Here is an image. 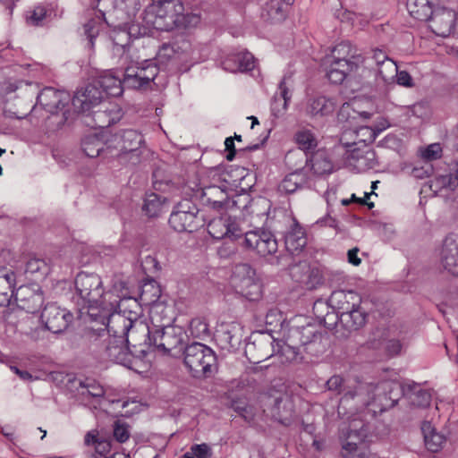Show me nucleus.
Wrapping results in <instances>:
<instances>
[{
  "instance_id": "62",
  "label": "nucleus",
  "mask_w": 458,
  "mask_h": 458,
  "mask_svg": "<svg viewBox=\"0 0 458 458\" xmlns=\"http://www.w3.org/2000/svg\"><path fill=\"white\" fill-rule=\"evenodd\" d=\"M175 55V50L174 46L170 44H164L157 53V57L159 60H169L173 58Z\"/></svg>"
},
{
  "instance_id": "42",
  "label": "nucleus",
  "mask_w": 458,
  "mask_h": 458,
  "mask_svg": "<svg viewBox=\"0 0 458 458\" xmlns=\"http://www.w3.org/2000/svg\"><path fill=\"white\" fill-rule=\"evenodd\" d=\"M294 140L301 151L306 152L317 147V139L314 133L308 129H301L294 134Z\"/></svg>"
},
{
  "instance_id": "17",
  "label": "nucleus",
  "mask_w": 458,
  "mask_h": 458,
  "mask_svg": "<svg viewBox=\"0 0 458 458\" xmlns=\"http://www.w3.org/2000/svg\"><path fill=\"white\" fill-rule=\"evenodd\" d=\"M72 318L73 316L69 310L54 303L46 305L40 316L45 328L53 334L64 332L72 323Z\"/></svg>"
},
{
  "instance_id": "2",
  "label": "nucleus",
  "mask_w": 458,
  "mask_h": 458,
  "mask_svg": "<svg viewBox=\"0 0 458 458\" xmlns=\"http://www.w3.org/2000/svg\"><path fill=\"white\" fill-rule=\"evenodd\" d=\"M143 21L147 26L157 30L171 31L195 26L199 22V17L185 13L181 0H154L145 9Z\"/></svg>"
},
{
  "instance_id": "11",
  "label": "nucleus",
  "mask_w": 458,
  "mask_h": 458,
  "mask_svg": "<svg viewBox=\"0 0 458 458\" xmlns=\"http://www.w3.org/2000/svg\"><path fill=\"white\" fill-rule=\"evenodd\" d=\"M231 285L237 294L249 301L259 300L262 293L261 284L256 270L247 263L234 266L231 276Z\"/></svg>"
},
{
  "instance_id": "16",
  "label": "nucleus",
  "mask_w": 458,
  "mask_h": 458,
  "mask_svg": "<svg viewBox=\"0 0 458 458\" xmlns=\"http://www.w3.org/2000/svg\"><path fill=\"white\" fill-rule=\"evenodd\" d=\"M250 338L245 346V354L250 362L259 363L276 354L275 339L270 334L255 332Z\"/></svg>"
},
{
  "instance_id": "8",
  "label": "nucleus",
  "mask_w": 458,
  "mask_h": 458,
  "mask_svg": "<svg viewBox=\"0 0 458 458\" xmlns=\"http://www.w3.org/2000/svg\"><path fill=\"white\" fill-rule=\"evenodd\" d=\"M301 318L293 320L287 330L286 339L292 344L303 347L304 351L312 355H318L325 351L327 336L320 332L318 326L310 323H301Z\"/></svg>"
},
{
  "instance_id": "41",
  "label": "nucleus",
  "mask_w": 458,
  "mask_h": 458,
  "mask_svg": "<svg viewBox=\"0 0 458 458\" xmlns=\"http://www.w3.org/2000/svg\"><path fill=\"white\" fill-rule=\"evenodd\" d=\"M351 158L354 161L353 165L359 171H366L374 168L376 165L375 153L370 150L360 153L353 149L351 153Z\"/></svg>"
},
{
  "instance_id": "35",
  "label": "nucleus",
  "mask_w": 458,
  "mask_h": 458,
  "mask_svg": "<svg viewBox=\"0 0 458 458\" xmlns=\"http://www.w3.org/2000/svg\"><path fill=\"white\" fill-rule=\"evenodd\" d=\"M407 8L414 19L428 21L436 7L433 0H408Z\"/></svg>"
},
{
  "instance_id": "32",
  "label": "nucleus",
  "mask_w": 458,
  "mask_h": 458,
  "mask_svg": "<svg viewBox=\"0 0 458 458\" xmlns=\"http://www.w3.org/2000/svg\"><path fill=\"white\" fill-rule=\"evenodd\" d=\"M339 323L349 332L363 327L367 319V312L361 307L352 310L351 312L336 316Z\"/></svg>"
},
{
  "instance_id": "3",
  "label": "nucleus",
  "mask_w": 458,
  "mask_h": 458,
  "mask_svg": "<svg viewBox=\"0 0 458 458\" xmlns=\"http://www.w3.org/2000/svg\"><path fill=\"white\" fill-rule=\"evenodd\" d=\"M109 330L123 335L131 353L137 358L146 356L152 348V332L142 319L130 320L122 315H114L109 318Z\"/></svg>"
},
{
  "instance_id": "38",
  "label": "nucleus",
  "mask_w": 458,
  "mask_h": 458,
  "mask_svg": "<svg viewBox=\"0 0 458 458\" xmlns=\"http://www.w3.org/2000/svg\"><path fill=\"white\" fill-rule=\"evenodd\" d=\"M276 353L281 358L282 362H293L297 361L300 358V346L296 344H292L286 335H284V340L281 344L280 342H276Z\"/></svg>"
},
{
  "instance_id": "58",
  "label": "nucleus",
  "mask_w": 458,
  "mask_h": 458,
  "mask_svg": "<svg viewBox=\"0 0 458 458\" xmlns=\"http://www.w3.org/2000/svg\"><path fill=\"white\" fill-rule=\"evenodd\" d=\"M196 458H209L211 456V449L207 444L193 445L191 447Z\"/></svg>"
},
{
  "instance_id": "59",
  "label": "nucleus",
  "mask_w": 458,
  "mask_h": 458,
  "mask_svg": "<svg viewBox=\"0 0 458 458\" xmlns=\"http://www.w3.org/2000/svg\"><path fill=\"white\" fill-rule=\"evenodd\" d=\"M47 10L42 5H38L34 8L31 15L29 17L30 21L34 25H38L46 17Z\"/></svg>"
},
{
  "instance_id": "64",
  "label": "nucleus",
  "mask_w": 458,
  "mask_h": 458,
  "mask_svg": "<svg viewBox=\"0 0 458 458\" xmlns=\"http://www.w3.org/2000/svg\"><path fill=\"white\" fill-rule=\"evenodd\" d=\"M372 59L375 61L377 67L385 64V62L391 60L385 52L380 49L373 50Z\"/></svg>"
},
{
  "instance_id": "46",
  "label": "nucleus",
  "mask_w": 458,
  "mask_h": 458,
  "mask_svg": "<svg viewBox=\"0 0 458 458\" xmlns=\"http://www.w3.org/2000/svg\"><path fill=\"white\" fill-rule=\"evenodd\" d=\"M189 331L194 338L204 339L209 335L208 325L202 318H192L190 322Z\"/></svg>"
},
{
  "instance_id": "40",
  "label": "nucleus",
  "mask_w": 458,
  "mask_h": 458,
  "mask_svg": "<svg viewBox=\"0 0 458 458\" xmlns=\"http://www.w3.org/2000/svg\"><path fill=\"white\" fill-rule=\"evenodd\" d=\"M287 9L288 7L278 0H271L266 4L262 16L272 22H280L285 19Z\"/></svg>"
},
{
  "instance_id": "10",
  "label": "nucleus",
  "mask_w": 458,
  "mask_h": 458,
  "mask_svg": "<svg viewBox=\"0 0 458 458\" xmlns=\"http://www.w3.org/2000/svg\"><path fill=\"white\" fill-rule=\"evenodd\" d=\"M367 430L360 420L353 419L340 428V442L344 458H370L369 454L360 447Z\"/></svg>"
},
{
  "instance_id": "12",
  "label": "nucleus",
  "mask_w": 458,
  "mask_h": 458,
  "mask_svg": "<svg viewBox=\"0 0 458 458\" xmlns=\"http://www.w3.org/2000/svg\"><path fill=\"white\" fill-rule=\"evenodd\" d=\"M152 332V348L166 354L178 349L181 352L184 344L185 332L175 325H154Z\"/></svg>"
},
{
  "instance_id": "13",
  "label": "nucleus",
  "mask_w": 458,
  "mask_h": 458,
  "mask_svg": "<svg viewBox=\"0 0 458 458\" xmlns=\"http://www.w3.org/2000/svg\"><path fill=\"white\" fill-rule=\"evenodd\" d=\"M378 387L385 391H389V399L392 401L393 405L397 403L400 394L408 399L411 405L416 407H427L431 401L430 394L414 382L403 386L395 382L384 383Z\"/></svg>"
},
{
  "instance_id": "25",
  "label": "nucleus",
  "mask_w": 458,
  "mask_h": 458,
  "mask_svg": "<svg viewBox=\"0 0 458 458\" xmlns=\"http://www.w3.org/2000/svg\"><path fill=\"white\" fill-rule=\"evenodd\" d=\"M93 81L103 91L104 98L119 97L123 93V80H121L116 72H105Z\"/></svg>"
},
{
  "instance_id": "7",
  "label": "nucleus",
  "mask_w": 458,
  "mask_h": 458,
  "mask_svg": "<svg viewBox=\"0 0 458 458\" xmlns=\"http://www.w3.org/2000/svg\"><path fill=\"white\" fill-rule=\"evenodd\" d=\"M326 386L328 391L343 394L339 409L351 400L355 401L357 406H367L375 400L376 391L379 389L373 384L344 379L339 375L332 376Z\"/></svg>"
},
{
  "instance_id": "63",
  "label": "nucleus",
  "mask_w": 458,
  "mask_h": 458,
  "mask_svg": "<svg viewBox=\"0 0 458 458\" xmlns=\"http://www.w3.org/2000/svg\"><path fill=\"white\" fill-rule=\"evenodd\" d=\"M234 410L248 422L253 420L254 412L252 411V408L250 406H241L236 405Z\"/></svg>"
},
{
  "instance_id": "37",
  "label": "nucleus",
  "mask_w": 458,
  "mask_h": 458,
  "mask_svg": "<svg viewBox=\"0 0 458 458\" xmlns=\"http://www.w3.org/2000/svg\"><path fill=\"white\" fill-rule=\"evenodd\" d=\"M165 197L155 192L147 193L144 199L142 210L148 217L158 216L164 208Z\"/></svg>"
},
{
  "instance_id": "36",
  "label": "nucleus",
  "mask_w": 458,
  "mask_h": 458,
  "mask_svg": "<svg viewBox=\"0 0 458 458\" xmlns=\"http://www.w3.org/2000/svg\"><path fill=\"white\" fill-rule=\"evenodd\" d=\"M424 436L425 445L430 452L439 451L445 443V437L432 427L429 422H424L421 427Z\"/></svg>"
},
{
  "instance_id": "9",
  "label": "nucleus",
  "mask_w": 458,
  "mask_h": 458,
  "mask_svg": "<svg viewBox=\"0 0 458 458\" xmlns=\"http://www.w3.org/2000/svg\"><path fill=\"white\" fill-rule=\"evenodd\" d=\"M216 357L205 344L194 343L184 350V364L194 377H209L216 367Z\"/></svg>"
},
{
  "instance_id": "22",
  "label": "nucleus",
  "mask_w": 458,
  "mask_h": 458,
  "mask_svg": "<svg viewBox=\"0 0 458 458\" xmlns=\"http://www.w3.org/2000/svg\"><path fill=\"white\" fill-rule=\"evenodd\" d=\"M140 304L134 298H123L120 299L117 296V301L114 308L110 310V315L106 316V318H102L100 320V324L102 326H107L109 324V318L114 315H122L127 319L130 320H140Z\"/></svg>"
},
{
  "instance_id": "4",
  "label": "nucleus",
  "mask_w": 458,
  "mask_h": 458,
  "mask_svg": "<svg viewBox=\"0 0 458 458\" xmlns=\"http://www.w3.org/2000/svg\"><path fill=\"white\" fill-rule=\"evenodd\" d=\"M365 61L360 50L350 42L344 41L334 47L327 60V76L335 84H341L356 72Z\"/></svg>"
},
{
  "instance_id": "19",
  "label": "nucleus",
  "mask_w": 458,
  "mask_h": 458,
  "mask_svg": "<svg viewBox=\"0 0 458 458\" xmlns=\"http://www.w3.org/2000/svg\"><path fill=\"white\" fill-rule=\"evenodd\" d=\"M428 22L437 36L447 37L454 30V12L445 7H436Z\"/></svg>"
},
{
  "instance_id": "45",
  "label": "nucleus",
  "mask_w": 458,
  "mask_h": 458,
  "mask_svg": "<svg viewBox=\"0 0 458 458\" xmlns=\"http://www.w3.org/2000/svg\"><path fill=\"white\" fill-rule=\"evenodd\" d=\"M78 392L82 395H89L92 397H101L105 394L104 388L93 379L80 380Z\"/></svg>"
},
{
  "instance_id": "26",
  "label": "nucleus",
  "mask_w": 458,
  "mask_h": 458,
  "mask_svg": "<svg viewBox=\"0 0 458 458\" xmlns=\"http://www.w3.org/2000/svg\"><path fill=\"white\" fill-rule=\"evenodd\" d=\"M222 66L230 72L250 71L255 67V60L250 52H240L227 55Z\"/></svg>"
},
{
  "instance_id": "14",
  "label": "nucleus",
  "mask_w": 458,
  "mask_h": 458,
  "mask_svg": "<svg viewBox=\"0 0 458 458\" xmlns=\"http://www.w3.org/2000/svg\"><path fill=\"white\" fill-rule=\"evenodd\" d=\"M197 207L189 200L180 202L169 217L171 227L177 232H193L202 225Z\"/></svg>"
},
{
  "instance_id": "27",
  "label": "nucleus",
  "mask_w": 458,
  "mask_h": 458,
  "mask_svg": "<svg viewBox=\"0 0 458 458\" xmlns=\"http://www.w3.org/2000/svg\"><path fill=\"white\" fill-rule=\"evenodd\" d=\"M16 274L7 267H0V306H8L14 296Z\"/></svg>"
},
{
  "instance_id": "56",
  "label": "nucleus",
  "mask_w": 458,
  "mask_h": 458,
  "mask_svg": "<svg viewBox=\"0 0 458 458\" xmlns=\"http://www.w3.org/2000/svg\"><path fill=\"white\" fill-rule=\"evenodd\" d=\"M99 32L98 22L95 20L89 21L84 25V34L87 36L89 40V46L94 47V39L97 38Z\"/></svg>"
},
{
  "instance_id": "29",
  "label": "nucleus",
  "mask_w": 458,
  "mask_h": 458,
  "mask_svg": "<svg viewBox=\"0 0 458 458\" xmlns=\"http://www.w3.org/2000/svg\"><path fill=\"white\" fill-rule=\"evenodd\" d=\"M398 75V67L394 60H389L377 66L376 82L382 91L386 92L395 85V77Z\"/></svg>"
},
{
  "instance_id": "43",
  "label": "nucleus",
  "mask_w": 458,
  "mask_h": 458,
  "mask_svg": "<svg viewBox=\"0 0 458 458\" xmlns=\"http://www.w3.org/2000/svg\"><path fill=\"white\" fill-rule=\"evenodd\" d=\"M208 233L216 240L226 238L228 234V216L215 218L208 225Z\"/></svg>"
},
{
  "instance_id": "47",
  "label": "nucleus",
  "mask_w": 458,
  "mask_h": 458,
  "mask_svg": "<svg viewBox=\"0 0 458 458\" xmlns=\"http://www.w3.org/2000/svg\"><path fill=\"white\" fill-rule=\"evenodd\" d=\"M219 341L223 344V348L234 349L241 343V337L237 335L235 328L224 330L219 335Z\"/></svg>"
},
{
  "instance_id": "5",
  "label": "nucleus",
  "mask_w": 458,
  "mask_h": 458,
  "mask_svg": "<svg viewBox=\"0 0 458 458\" xmlns=\"http://www.w3.org/2000/svg\"><path fill=\"white\" fill-rule=\"evenodd\" d=\"M90 327L88 328L86 337L88 341L110 360L129 366L131 356H133L130 346L126 344L123 335L114 334L109 327Z\"/></svg>"
},
{
  "instance_id": "1",
  "label": "nucleus",
  "mask_w": 458,
  "mask_h": 458,
  "mask_svg": "<svg viewBox=\"0 0 458 458\" xmlns=\"http://www.w3.org/2000/svg\"><path fill=\"white\" fill-rule=\"evenodd\" d=\"M73 300L81 309H87L92 322H100L102 318L110 315V310L117 301L113 292H105L101 277L95 273L81 272L74 281Z\"/></svg>"
},
{
  "instance_id": "15",
  "label": "nucleus",
  "mask_w": 458,
  "mask_h": 458,
  "mask_svg": "<svg viewBox=\"0 0 458 458\" xmlns=\"http://www.w3.org/2000/svg\"><path fill=\"white\" fill-rule=\"evenodd\" d=\"M116 145L112 147V157L123 159L126 156L135 164L139 161V148L143 142L142 135L135 130H125L115 136Z\"/></svg>"
},
{
  "instance_id": "39",
  "label": "nucleus",
  "mask_w": 458,
  "mask_h": 458,
  "mask_svg": "<svg viewBox=\"0 0 458 458\" xmlns=\"http://www.w3.org/2000/svg\"><path fill=\"white\" fill-rule=\"evenodd\" d=\"M346 301L361 303V297L354 291L339 290L333 292L328 300L330 306L337 310L343 307Z\"/></svg>"
},
{
  "instance_id": "61",
  "label": "nucleus",
  "mask_w": 458,
  "mask_h": 458,
  "mask_svg": "<svg viewBox=\"0 0 458 458\" xmlns=\"http://www.w3.org/2000/svg\"><path fill=\"white\" fill-rule=\"evenodd\" d=\"M403 344L399 339L392 338L387 340L386 349L389 355H397L401 352Z\"/></svg>"
},
{
  "instance_id": "44",
  "label": "nucleus",
  "mask_w": 458,
  "mask_h": 458,
  "mask_svg": "<svg viewBox=\"0 0 458 458\" xmlns=\"http://www.w3.org/2000/svg\"><path fill=\"white\" fill-rule=\"evenodd\" d=\"M290 80V77L284 76L282 81L279 84V93H276L274 97V100L272 103V111L277 115V113H280V109L277 108V103L279 101H283L282 110H285L287 108L288 101L291 99V95L289 94L287 82Z\"/></svg>"
},
{
  "instance_id": "20",
  "label": "nucleus",
  "mask_w": 458,
  "mask_h": 458,
  "mask_svg": "<svg viewBox=\"0 0 458 458\" xmlns=\"http://www.w3.org/2000/svg\"><path fill=\"white\" fill-rule=\"evenodd\" d=\"M441 265L449 274L458 276V236H447L441 250Z\"/></svg>"
},
{
  "instance_id": "51",
  "label": "nucleus",
  "mask_w": 458,
  "mask_h": 458,
  "mask_svg": "<svg viewBox=\"0 0 458 458\" xmlns=\"http://www.w3.org/2000/svg\"><path fill=\"white\" fill-rule=\"evenodd\" d=\"M321 281L322 277L318 269L311 268L310 266L309 273L306 274L304 278H302L299 284L303 285L306 289L311 290L320 284Z\"/></svg>"
},
{
  "instance_id": "28",
  "label": "nucleus",
  "mask_w": 458,
  "mask_h": 458,
  "mask_svg": "<svg viewBox=\"0 0 458 458\" xmlns=\"http://www.w3.org/2000/svg\"><path fill=\"white\" fill-rule=\"evenodd\" d=\"M83 152L89 157H97L103 155L105 157H111L113 148L111 145H106L104 140L96 134L87 135L81 141Z\"/></svg>"
},
{
  "instance_id": "34",
  "label": "nucleus",
  "mask_w": 458,
  "mask_h": 458,
  "mask_svg": "<svg viewBox=\"0 0 458 458\" xmlns=\"http://www.w3.org/2000/svg\"><path fill=\"white\" fill-rule=\"evenodd\" d=\"M308 183L306 174L301 170H296L287 174L278 185L281 193L292 194Z\"/></svg>"
},
{
  "instance_id": "52",
  "label": "nucleus",
  "mask_w": 458,
  "mask_h": 458,
  "mask_svg": "<svg viewBox=\"0 0 458 458\" xmlns=\"http://www.w3.org/2000/svg\"><path fill=\"white\" fill-rule=\"evenodd\" d=\"M140 63L143 69V79H145L146 85H148L150 81H154L157 75L158 68L152 60L145 59L140 61Z\"/></svg>"
},
{
  "instance_id": "18",
  "label": "nucleus",
  "mask_w": 458,
  "mask_h": 458,
  "mask_svg": "<svg viewBox=\"0 0 458 458\" xmlns=\"http://www.w3.org/2000/svg\"><path fill=\"white\" fill-rule=\"evenodd\" d=\"M104 98L103 91L93 81L75 93L72 106L78 112L84 113L98 106Z\"/></svg>"
},
{
  "instance_id": "6",
  "label": "nucleus",
  "mask_w": 458,
  "mask_h": 458,
  "mask_svg": "<svg viewBox=\"0 0 458 458\" xmlns=\"http://www.w3.org/2000/svg\"><path fill=\"white\" fill-rule=\"evenodd\" d=\"M226 238L236 241L242 240V245L248 250H255L261 257H267L276 252L278 243L271 232L255 229L245 232L240 223L228 216V234Z\"/></svg>"
},
{
  "instance_id": "31",
  "label": "nucleus",
  "mask_w": 458,
  "mask_h": 458,
  "mask_svg": "<svg viewBox=\"0 0 458 458\" xmlns=\"http://www.w3.org/2000/svg\"><path fill=\"white\" fill-rule=\"evenodd\" d=\"M341 102L336 97L320 96L311 100L309 105V113L312 115H328L335 112Z\"/></svg>"
},
{
  "instance_id": "57",
  "label": "nucleus",
  "mask_w": 458,
  "mask_h": 458,
  "mask_svg": "<svg viewBox=\"0 0 458 458\" xmlns=\"http://www.w3.org/2000/svg\"><path fill=\"white\" fill-rule=\"evenodd\" d=\"M112 45L126 47L130 48V35L125 30L114 31L112 35Z\"/></svg>"
},
{
  "instance_id": "30",
  "label": "nucleus",
  "mask_w": 458,
  "mask_h": 458,
  "mask_svg": "<svg viewBox=\"0 0 458 458\" xmlns=\"http://www.w3.org/2000/svg\"><path fill=\"white\" fill-rule=\"evenodd\" d=\"M305 157H307L305 155ZM306 164L310 167L316 175H325L331 174L334 169L333 162L329 157L327 152L319 149L313 153L309 159L306 157Z\"/></svg>"
},
{
  "instance_id": "54",
  "label": "nucleus",
  "mask_w": 458,
  "mask_h": 458,
  "mask_svg": "<svg viewBox=\"0 0 458 458\" xmlns=\"http://www.w3.org/2000/svg\"><path fill=\"white\" fill-rule=\"evenodd\" d=\"M421 157L427 161L436 160L442 156V148L439 143H432L420 150Z\"/></svg>"
},
{
  "instance_id": "48",
  "label": "nucleus",
  "mask_w": 458,
  "mask_h": 458,
  "mask_svg": "<svg viewBox=\"0 0 458 458\" xmlns=\"http://www.w3.org/2000/svg\"><path fill=\"white\" fill-rule=\"evenodd\" d=\"M25 271L31 275L39 274L40 276H45L48 273L49 268L44 259L32 258L27 261Z\"/></svg>"
},
{
  "instance_id": "23",
  "label": "nucleus",
  "mask_w": 458,
  "mask_h": 458,
  "mask_svg": "<svg viewBox=\"0 0 458 458\" xmlns=\"http://www.w3.org/2000/svg\"><path fill=\"white\" fill-rule=\"evenodd\" d=\"M289 222V228L284 234L286 250L295 254L302 250L307 244V238L304 229L293 217H286Z\"/></svg>"
},
{
  "instance_id": "24",
  "label": "nucleus",
  "mask_w": 458,
  "mask_h": 458,
  "mask_svg": "<svg viewBox=\"0 0 458 458\" xmlns=\"http://www.w3.org/2000/svg\"><path fill=\"white\" fill-rule=\"evenodd\" d=\"M201 199L203 204L216 210L227 208L230 200L226 191L216 185H209L201 190Z\"/></svg>"
},
{
  "instance_id": "55",
  "label": "nucleus",
  "mask_w": 458,
  "mask_h": 458,
  "mask_svg": "<svg viewBox=\"0 0 458 458\" xmlns=\"http://www.w3.org/2000/svg\"><path fill=\"white\" fill-rule=\"evenodd\" d=\"M128 425L117 420L114 424V437L119 443L126 442L130 437Z\"/></svg>"
},
{
  "instance_id": "49",
  "label": "nucleus",
  "mask_w": 458,
  "mask_h": 458,
  "mask_svg": "<svg viewBox=\"0 0 458 458\" xmlns=\"http://www.w3.org/2000/svg\"><path fill=\"white\" fill-rule=\"evenodd\" d=\"M92 119V126L98 128L109 127L115 123V118L110 116L107 109L93 112Z\"/></svg>"
},
{
  "instance_id": "60",
  "label": "nucleus",
  "mask_w": 458,
  "mask_h": 458,
  "mask_svg": "<svg viewBox=\"0 0 458 458\" xmlns=\"http://www.w3.org/2000/svg\"><path fill=\"white\" fill-rule=\"evenodd\" d=\"M395 83L406 88L413 87V80L406 71H398V75L395 77Z\"/></svg>"
},
{
  "instance_id": "21",
  "label": "nucleus",
  "mask_w": 458,
  "mask_h": 458,
  "mask_svg": "<svg viewBox=\"0 0 458 458\" xmlns=\"http://www.w3.org/2000/svg\"><path fill=\"white\" fill-rule=\"evenodd\" d=\"M68 101L69 96L67 93L55 90L53 88L44 89L37 98V104L52 114L62 110Z\"/></svg>"
},
{
  "instance_id": "33",
  "label": "nucleus",
  "mask_w": 458,
  "mask_h": 458,
  "mask_svg": "<svg viewBox=\"0 0 458 458\" xmlns=\"http://www.w3.org/2000/svg\"><path fill=\"white\" fill-rule=\"evenodd\" d=\"M142 66L140 61H131L123 73V85L131 89H140L146 85L142 75Z\"/></svg>"
},
{
  "instance_id": "53",
  "label": "nucleus",
  "mask_w": 458,
  "mask_h": 458,
  "mask_svg": "<svg viewBox=\"0 0 458 458\" xmlns=\"http://www.w3.org/2000/svg\"><path fill=\"white\" fill-rule=\"evenodd\" d=\"M309 267L310 265L306 261H301L294 264L289 268L290 276L295 282L300 283L306 274L309 273Z\"/></svg>"
},
{
  "instance_id": "50",
  "label": "nucleus",
  "mask_w": 458,
  "mask_h": 458,
  "mask_svg": "<svg viewBox=\"0 0 458 458\" xmlns=\"http://www.w3.org/2000/svg\"><path fill=\"white\" fill-rule=\"evenodd\" d=\"M380 131L369 126H361L352 133L355 134L356 139L360 142H363L365 145L372 143L377 137Z\"/></svg>"
}]
</instances>
